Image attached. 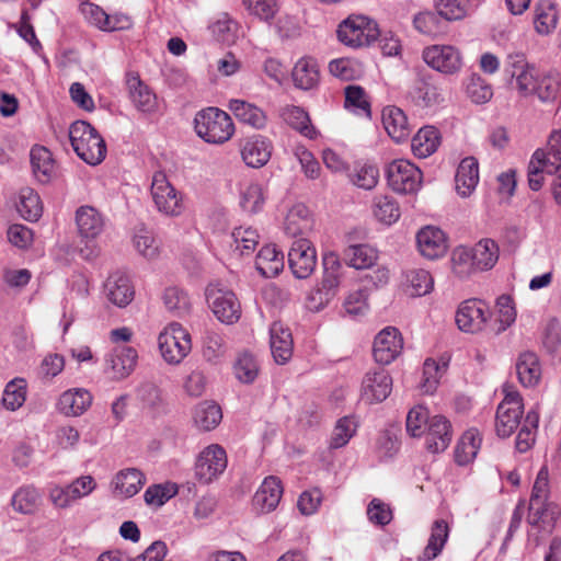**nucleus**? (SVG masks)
Returning <instances> with one entry per match:
<instances>
[{"label":"nucleus","mask_w":561,"mask_h":561,"mask_svg":"<svg viewBox=\"0 0 561 561\" xmlns=\"http://www.w3.org/2000/svg\"><path fill=\"white\" fill-rule=\"evenodd\" d=\"M473 268L478 272L491 270L499 260V245L492 239H482L471 249Z\"/></svg>","instance_id":"nucleus-41"},{"label":"nucleus","mask_w":561,"mask_h":561,"mask_svg":"<svg viewBox=\"0 0 561 561\" xmlns=\"http://www.w3.org/2000/svg\"><path fill=\"white\" fill-rule=\"evenodd\" d=\"M558 24V11L551 0H539L535 5L534 25L540 35L550 34Z\"/></svg>","instance_id":"nucleus-40"},{"label":"nucleus","mask_w":561,"mask_h":561,"mask_svg":"<svg viewBox=\"0 0 561 561\" xmlns=\"http://www.w3.org/2000/svg\"><path fill=\"white\" fill-rule=\"evenodd\" d=\"M137 357L135 348L130 346H117L105 357L106 371L113 379H124L135 369Z\"/></svg>","instance_id":"nucleus-19"},{"label":"nucleus","mask_w":561,"mask_h":561,"mask_svg":"<svg viewBox=\"0 0 561 561\" xmlns=\"http://www.w3.org/2000/svg\"><path fill=\"white\" fill-rule=\"evenodd\" d=\"M288 264L296 278L309 277L317 265V252L310 240H295L288 251Z\"/></svg>","instance_id":"nucleus-12"},{"label":"nucleus","mask_w":561,"mask_h":561,"mask_svg":"<svg viewBox=\"0 0 561 561\" xmlns=\"http://www.w3.org/2000/svg\"><path fill=\"white\" fill-rule=\"evenodd\" d=\"M92 399V394L83 388L69 389L60 394L57 409L67 416H80L90 408Z\"/></svg>","instance_id":"nucleus-25"},{"label":"nucleus","mask_w":561,"mask_h":561,"mask_svg":"<svg viewBox=\"0 0 561 561\" xmlns=\"http://www.w3.org/2000/svg\"><path fill=\"white\" fill-rule=\"evenodd\" d=\"M26 381L23 378H14L9 381L2 393V405L9 411H16L26 400Z\"/></svg>","instance_id":"nucleus-50"},{"label":"nucleus","mask_w":561,"mask_h":561,"mask_svg":"<svg viewBox=\"0 0 561 561\" xmlns=\"http://www.w3.org/2000/svg\"><path fill=\"white\" fill-rule=\"evenodd\" d=\"M467 96L476 104H484L493 96V89L481 76L472 73L466 83Z\"/></svg>","instance_id":"nucleus-57"},{"label":"nucleus","mask_w":561,"mask_h":561,"mask_svg":"<svg viewBox=\"0 0 561 561\" xmlns=\"http://www.w3.org/2000/svg\"><path fill=\"white\" fill-rule=\"evenodd\" d=\"M313 219L309 208L304 204L294 205L287 213L284 230L290 237H298L311 231Z\"/></svg>","instance_id":"nucleus-30"},{"label":"nucleus","mask_w":561,"mask_h":561,"mask_svg":"<svg viewBox=\"0 0 561 561\" xmlns=\"http://www.w3.org/2000/svg\"><path fill=\"white\" fill-rule=\"evenodd\" d=\"M431 417L425 407L421 404L413 407L407 415V432L413 437H420L424 434L425 426L428 425Z\"/></svg>","instance_id":"nucleus-61"},{"label":"nucleus","mask_w":561,"mask_h":561,"mask_svg":"<svg viewBox=\"0 0 561 561\" xmlns=\"http://www.w3.org/2000/svg\"><path fill=\"white\" fill-rule=\"evenodd\" d=\"M323 277L318 287L309 295V308L320 310L336 295L341 283L342 265L335 253L323 255Z\"/></svg>","instance_id":"nucleus-3"},{"label":"nucleus","mask_w":561,"mask_h":561,"mask_svg":"<svg viewBox=\"0 0 561 561\" xmlns=\"http://www.w3.org/2000/svg\"><path fill=\"white\" fill-rule=\"evenodd\" d=\"M442 19L437 11L436 13L425 11L414 16L413 25L420 33L435 37L444 32Z\"/></svg>","instance_id":"nucleus-59"},{"label":"nucleus","mask_w":561,"mask_h":561,"mask_svg":"<svg viewBox=\"0 0 561 561\" xmlns=\"http://www.w3.org/2000/svg\"><path fill=\"white\" fill-rule=\"evenodd\" d=\"M481 435L477 430L470 428L466 431L456 445L455 461L459 466L470 463L476 458L481 447Z\"/></svg>","instance_id":"nucleus-38"},{"label":"nucleus","mask_w":561,"mask_h":561,"mask_svg":"<svg viewBox=\"0 0 561 561\" xmlns=\"http://www.w3.org/2000/svg\"><path fill=\"white\" fill-rule=\"evenodd\" d=\"M391 390L392 378L386 369L369 370L362 381L360 398L368 404L382 402L389 397Z\"/></svg>","instance_id":"nucleus-15"},{"label":"nucleus","mask_w":561,"mask_h":561,"mask_svg":"<svg viewBox=\"0 0 561 561\" xmlns=\"http://www.w3.org/2000/svg\"><path fill=\"white\" fill-rule=\"evenodd\" d=\"M255 267L262 276L275 277L284 268V255L274 244L264 245L256 255Z\"/></svg>","instance_id":"nucleus-34"},{"label":"nucleus","mask_w":561,"mask_h":561,"mask_svg":"<svg viewBox=\"0 0 561 561\" xmlns=\"http://www.w3.org/2000/svg\"><path fill=\"white\" fill-rule=\"evenodd\" d=\"M206 298L211 311L220 322L232 324L240 319L241 305L232 290L211 285L206 289Z\"/></svg>","instance_id":"nucleus-9"},{"label":"nucleus","mask_w":561,"mask_h":561,"mask_svg":"<svg viewBox=\"0 0 561 561\" xmlns=\"http://www.w3.org/2000/svg\"><path fill=\"white\" fill-rule=\"evenodd\" d=\"M344 93L345 108L357 115L370 117V102L364 88L350 84L345 88Z\"/></svg>","instance_id":"nucleus-49"},{"label":"nucleus","mask_w":561,"mask_h":561,"mask_svg":"<svg viewBox=\"0 0 561 561\" xmlns=\"http://www.w3.org/2000/svg\"><path fill=\"white\" fill-rule=\"evenodd\" d=\"M453 439V428L444 415L431 417L425 435V448L432 454L445 451Z\"/></svg>","instance_id":"nucleus-18"},{"label":"nucleus","mask_w":561,"mask_h":561,"mask_svg":"<svg viewBox=\"0 0 561 561\" xmlns=\"http://www.w3.org/2000/svg\"><path fill=\"white\" fill-rule=\"evenodd\" d=\"M272 154L271 141L261 135L249 137L241 146V157L247 165L261 168L265 165Z\"/></svg>","instance_id":"nucleus-23"},{"label":"nucleus","mask_w":561,"mask_h":561,"mask_svg":"<svg viewBox=\"0 0 561 561\" xmlns=\"http://www.w3.org/2000/svg\"><path fill=\"white\" fill-rule=\"evenodd\" d=\"M423 60L432 69L447 76L458 73L462 68V57L451 45H433L422 54Z\"/></svg>","instance_id":"nucleus-11"},{"label":"nucleus","mask_w":561,"mask_h":561,"mask_svg":"<svg viewBox=\"0 0 561 561\" xmlns=\"http://www.w3.org/2000/svg\"><path fill=\"white\" fill-rule=\"evenodd\" d=\"M490 317L488 305L479 299H468L460 304L456 312V323L463 332H480Z\"/></svg>","instance_id":"nucleus-14"},{"label":"nucleus","mask_w":561,"mask_h":561,"mask_svg":"<svg viewBox=\"0 0 561 561\" xmlns=\"http://www.w3.org/2000/svg\"><path fill=\"white\" fill-rule=\"evenodd\" d=\"M416 244L420 253L430 260L442 257L448 248L445 232L434 226H426L417 232Z\"/></svg>","instance_id":"nucleus-20"},{"label":"nucleus","mask_w":561,"mask_h":561,"mask_svg":"<svg viewBox=\"0 0 561 561\" xmlns=\"http://www.w3.org/2000/svg\"><path fill=\"white\" fill-rule=\"evenodd\" d=\"M176 493L178 488L175 484H153L145 491L144 499L147 505L160 507Z\"/></svg>","instance_id":"nucleus-63"},{"label":"nucleus","mask_w":561,"mask_h":561,"mask_svg":"<svg viewBox=\"0 0 561 561\" xmlns=\"http://www.w3.org/2000/svg\"><path fill=\"white\" fill-rule=\"evenodd\" d=\"M30 159L34 176L41 183L49 182L55 168L51 152L46 147L37 145L31 149Z\"/></svg>","instance_id":"nucleus-36"},{"label":"nucleus","mask_w":561,"mask_h":561,"mask_svg":"<svg viewBox=\"0 0 561 561\" xmlns=\"http://www.w3.org/2000/svg\"><path fill=\"white\" fill-rule=\"evenodd\" d=\"M468 2V0H435V8L444 20L456 21L466 16Z\"/></svg>","instance_id":"nucleus-62"},{"label":"nucleus","mask_w":561,"mask_h":561,"mask_svg":"<svg viewBox=\"0 0 561 561\" xmlns=\"http://www.w3.org/2000/svg\"><path fill=\"white\" fill-rule=\"evenodd\" d=\"M70 144L77 156L90 165L100 164L106 157V144L88 122L77 121L69 127Z\"/></svg>","instance_id":"nucleus-2"},{"label":"nucleus","mask_w":561,"mask_h":561,"mask_svg":"<svg viewBox=\"0 0 561 561\" xmlns=\"http://www.w3.org/2000/svg\"><path fill=\"white\" fill-rule=\"evenodd\" d=\"M456 191L461 197L470 196L479 183V163L474 157L463 158L455 175Z\"/></svg>","instance_id":"nucleus-27"},{"label":"nucleus","mask_w":561,"mask_h":561,"mask_svg":"<svg viewBox=\"0 0 561 561\" xmlns=\"http://www.w3.org/2000/svg\"><path fill=\"white\" fill-rule=\"evenodd\" d=\"M548 470L541 468L537 474L529 500L528 523L538 526L540 523L551 526L557 516V507L548 502Z\"/></svg>","instance_id":"nucleus-4"},{"label":"nucleus","mask_w":561,"mask_h":561,"mask_svg":"<svg viewBox=\"0 0 561 561\" xmlns=\"http://www.w3.org/2000/svg\"><path fill=\"white\" fill-rule=\"evenodd\" d=\"M542 103H554L561 96V79L557 72L540 73L534 94Z\"/></svg>","instance_id":"nucleus-43"},{"label":"nucleus","mask_w":561,"mask_h":561,"mask_svg":"<svg viewBox=\"0 0 561 561\" xmlns=\"http://www.w3.org/2000/svg\"><path fill=\"white\" fill-rule=\"evenodd\" d=\"M231 247L239 255H251L260 242L259 231L250 226L236 227L231 232Z\"/></svg>","instance_id":"nucleus-45"},{"label":"nucleus","mask_w":561,"mask_h":561,"mask_svg":"<svg viewBox=\"0 0 561 561\" xmlns=\"http://www.w3.org/2000/svg\"><path fill=\"white\" fill-rule=\"evenodd\" d=\"M221 420V408L214 401L199 402L193 410L194 426L201 432L215 430Z\"/></svg>","instance_id":"nucleus-31"},{"label":"nucleus","mask_w":561,"mask_h":561,"mask_svg":"<svg viewBox=\"0 0 561 561\" xmlns=\"http://www.w3.org/2000/svg\"><path fill=\"white\" fill-rule=\"evenodd\" d=\"M356 428L357 424L354 417H341L333 428L329 447L331 449H339L347 445L351 438L355 435Z\"/></svg>","instance_id":"nucleus-55"},{"label":"nucleus","mask_w":561,"mask_h":561,"mask_svg":"<svg viewBox=\"0 0 561 561\" xmlns=\"http://www.w3.org/2000/svg\"><path fill=\"white\" fill-rule=\"evenodd\" d=\"M516 374L524 387H535L541 378V367L534 352H523L516 360Z\"/></svg>","instance_id":"nucleus-33"},{"label":"nucleus","mask_w":561,"mask_h":561,"mask_svg":"<svg viewBox=\"0 0 561 561\" xmlns=\"http://www.w3.org/2000/svg\"><path fill=\"white\" fill-rule=\"evenodd\" d=\"M407 99L421 110L437 107L445 100L440 88L425 77L415 80L407 94Z\"/></svg>","instance_id":"nucleus-17"},{"label":"nucleus","mask_w":561,"mask_h":561,"mask_svg":"<svg viewBox=\"0 0 561 561\" xmlns=\"http://www.w3.org/2000/svg\"><path fill=\"white\" fill-rule=\"evenodd\" d=\"M104 294L110 302L124 308L133 301L135 289L126 274L115 272L104 283Z\"/></svg>","instance_id":"nucleus-21"},{"label":"nucleus","mask_w":561,"mask_h":561,"mask_svg":"<svg viewBox=\"0 0 561 561\" xmlns=\"http://www.w3.org/2000/svg\"><path fill=\"white\" fill-rule=\"evenodd\" d=\"M388 185L397 193L413 194L422 184L421 170L405 159L390 162L386 169Z\"/></svg>","instance_id":"nucleus-7"},{"label":"nucleus","mask_w":561,"mask_h":561,"mask_svg":"<svg viewBox=\"0 0 561 561\" xmlns=\"http://www.w3.org/2000/svg\"><path fill=\"white\" fill-rule=\"evenodd\" d=\"M496 306L499 308V316L491 327V331L497 335L515 322L516 310L513 299L507 295L500 296L496 300Z\"/></svg>","instance_id":"nucleus-53"},{"label":"nucleus","mask_w":561,"mask_h":561,"mask_svg":"<svg viewBox=\"0 0 561 561\" xmlns=\"http://www.w3.org/2000/svg\"><path fill=\"white\" fill-rule=\"evenodd\" d=\"M129 95L134 105L144 113L157 110L156 94L139 79L138 76L128 78Z\"/></svg>","instance_id":"nucleus-35"},{"label":"nucleus","mask_w":561,"mask_h":561,"mask_svg":"<svg viewBox=\"0 0 561 561\" xmlns=\"http://www.w3.org/2000/svg\"><path fill=\"white\" fill-rule=\"evenodd\" d=\"M226 450L218 444L204 448L196 461V476L204 483H209L220 476L227 468Z\"/></svg>","instance_id":"nucleus-13"},{"label":"nucleus","mask_w":561,"mask_h":561,"mask_svg":"<svg viewBox=\"0 0 561 561\" xmlns=\"http://www.w3.org/2000/svg\"><path fill=\"white\" fill-rule=\"evenodd\" d=\"M145 482L144 473L136 468L121 470L114 480L115 490L125 497H131L137 494Z\"/></svg>","instance_id":"nucleus-44"},{"label":"nucleus","mask_w":561,"mask_h":561,"mask_svg":"<svg viewBox=\"0 0 561 561\" xmlns=\"http://www.w3.org/2000/svg\"><path fill=\"white\" fill-rule=\"evenodd\" d=\"M282 495V481L274 476L266 477L253 496V507L259 513H270L277 507Z\"/></svg>","instance_id":"nucleus-22"},{"label":"nucleus","mask_w":561,"mask_h":561,"mask_svg":"<svg viewBox=\"0 0 561 561\" xmlns=\"http://www.w3.org/2000/svg\"><path fill=\"white\" fill-rule=\"evenodd\" d=\"M350 178L357 187L373 190L378 183L379 170L375 164H357Z\"/></svg>","instance_id":"nucleus-60"},{"label":"nucleus","mask_w":561,"mask_h":561,"mask_svg":"<svg viewBox=\"0 0 561 561\" xmlns=\"http://www.w3.org/2000/svg\"><path fill=\"white\" fill-rule=\"evenodd\" d=\"M196 135L205 142L222 145L234 135L236 127L230 115L214 106L198 111L194 118Z\"/></svg>","instance_id":"nucleus-1"},{"label":"nucleus","mask_w":561,"mask_h":561,"mask_svg":"<svg viewBox=\"0 0 561 561\" xmlns=\"http://www.w3.org/2000/svg\"><path fill=\"white\" fill-rule=\"evenodd\" d=\"M449 536V527L446 520L437 519L433 523L431 536L417 561H432L443 550Z\"/></svg>","instance_id":"nucleus-37"},{"label":"nucleus","mask_w":561,"mask_h":561,"mask_svg":"<svg viewBox=\"0 0 561 561\" xmlns=\"http://www.w3.org/2000/svg\"><path fill=\"white\" fill-rule=\"evenodd\" d=\"M346 263L356 268H369L377 260V251L367 244L350 245L344 251Z\"/></svg>","instance_id":"nucleus-47"},{"label":"nucleus","mask_w":561,"mask_h":561,"mask_svg":"<svg viewBox=\"0 0 561 561\" xmlns=\"http://www.w3.org/2000/svg\"><path fill=\"white\" fill-rule=\"evenodd\" d=\"M545 159V150L543 149H537L529 161L528 170H527V178H528V186L530 190L537 192L539 191L543 183H545V176L543 173L547 174H553L556 170H549L546 162H543Z\"/></svg>","instance_id":"nucleus-48"},{"label":"nucleus","mask_w":561,"mask_h":561,"mask_svg":"<svg viewBox=\"0 0 561 561\" xmlns=\"http://www.w3.org/2000/svg\"><path fill=\"white\" fill-rule=\"evenodd\" d=\"M76 224L81 237L85 239L96 238L104 228L102 215L91 206H81L76 213Z\"/></svg>","instance_id":"nucleus-32"},{"label":"nucleus","mask_w":561,"mask_h":561,"mask_svg":"<svg viewBox=\"0 0 561 561\" xmlns=\"http://www.w3.org/2000/svg\"><path fill=\"white\" fill-rule=\"evenodd\" d=\"M379 36L377 23L364 15H351L337 28V37L344 45L358 48L370 45Z\"/></svg>","instance_id":"nucleus-5"},{"label":"nucleus","mask_w":561,"mask_h":561,"mask_svg":"<svg viewBox=\"0 0 561 561\" xmlns=\"http://www.w3.org/2000/svg\"><path fill=\"white\" fill-rule=\"evenodd\" d=\"M402 348L403 339L400 331L394 327H387L375 337L374 358L381 365H389L401 354Z\"/></svg>","instance_id":"nucleus-16"},{"label":"nucleus","mask_w":561,"mask_h":561,"mask_svg":"<svg viewBox=\"0 0 561 561\" xmlns=\"http://www.w3.org/2000/svg\"><path fill=\"white\" fill-rule=\"evenodd\" d=\"M293 82L297 89L310 91L320 82V70L316 59L311 57L300 58L291 71Z\"/></svg>","instance_id":"nucleus-26"},{"label":"nucleus","mask_w":561,"mask_h":561,"mask_svg":"<svg viewBox=\"0 0 561 561\" xmlns=\"http://www.w3.org/2000/svg\"><path fill=\"white\" fill-rule=\"evenodd\" d=\"M228 108L240 123L254 129H263L267 124L266 113L254 103L241 99H231Z\"/></svg>","instance_id":"nucleus-24"},{"label":"nucleus","mask_w":561,"mask_h":561,"mask_svg":"<svg viewBox=\"0 0 561 561\" xmlns=\"http://www.w3.org/2000/svg\"><path fill=\"white\" fill-rule=\"evenodd\" d=\"M382 124L388 135L400 142L411 134V128L405 113L397 106H387L382 111Z\"/></svg>","instance_id":"nucleus-29"},{"label":"nucleus","mask_w":561,"mask_h":561,"mask_svg":"<svg viewBox=\"0 0 561 561\" xmlns=\"http://www.w3.org/2000/svg\"><path fill=\"white\" fill-rule=\"evenodd\" d=\"M439 140V131L435 127H423L412 138V151L419 158H426L437 150Z\"/></svg>","instance_id":"nucleus-42"},{"label":"nucleus","mask_w":561,"mask_h":561,"mask_svg":"<svg viewBox=\"0 0 561 561\" xmlns=\"http://www.w3.org/2000/svg\"><path fill=\"white\" fill-rule=\"evenodd\" d=\"M523 399L517 391L506 392L499 404L495 417V431L500 437H508L520 424Z\"/></svg>","instance_id":"nucleus-10"},{"label":"nucleus","mask_w":561,"mask_h":561,"mask_svg":"<svg viewBox=\"0 0 561 561\" xmlns=\"http://www.w3.org/2000/svg\"><path fill=\"white\" fill-rule=\"evenodd\" d=\"M270 345L272 355L277 364L287 363L293 355V337L289 329L280 322H274L270 329Z\"/></svg>","instance_id":"nucleus-28"},{"label":"nucleus","mask_w":561,"mask_h":561,"mask_svg":"<svg viewBox=\"0 0 561 561\" xmlns=\"http://www.w3.org/2000/svg\"><path fill=\"white\" fill-rule=\"evenodd\" d=\"M538 423L539 413L536 410L528 411L516 437L515 446L517 451L526 453L534 446Z\"/></svg>","instance_id":"nucleus-46"},{"label":"nucleus","mask_w":561,"mask_h":561,"mask_svg":"<svg viewBox=\"0 0 561 561\" xmlns=\"http://www.w3.org/2000/svg\"><path fill=\"white\" fill-rule=\"evenodd\" d=\"M545 150L543 162L547 163L549 170H558L561 168V130L551 133L547 148Z\"/></svg>","instance_id":"nucleus-64"},{"label":"nucleus","mask_w":561,"mask_h":561,"mask_svg":"<svg viewBox=\"0 0 561 561\" xmlns=\"http://www.w3.org/2000/svg\"><path fill=\"white\" fill-rule=\"evenodd\" d=\"M373 211L376 219L385 225L396 222L401 215L398 202L387 195L375 197Z\"/></svg>","instance_id":"nucleus-51"},{"label":"nucleus","mask_w":561,"mask_h":561,"mask_svg":"<svg viewBox=\"0 0 561 561\" xmlns=\"http://www.w3.org/2000/svg\"><path fill=\"white\" fill-rule=\"evenodd\" d=\"M238 28V23L225 12L218 14L217 19L209 25V30L216 39L227 44L234 43Z\"/></svg>","instance_id":"nucleus-54"},{"label":"nucleus","mask_w":561,"mask_h":561,"mask_svg":"<svg viewBox=\"0 0 561 561\" xmlns=\"http://www.w3.org/2000/svg\"><path fill=\"white\" fill-rule=\"evenodd\" d=\"M280 116L286 124L309 139L317 136L316 128L310 123L309 114L300 106L286 105L280 111Z\"/></svg>","instance_id":"nucleus-39"},{"label":"nucleus","mask_w":561,"mask_h":561,"mask_svg":"<svg viewBox=\"0 0 561 561\" xmlns=\"http://www.w3.org/2000/svg\"><path fill=\"white\" fill-rule=\"evenodd\" d=\"M151 196L158 211L167 216H179L184 209L181 194L169 182L165 173L156 172L151 183Z\"/></svg>","instance_id":"nucleus-8"},{"label":"nucleus","mask_w":561,"mask_h":561,"mask_svg":"<svg viewBox=\"0 0 561 561\" xmlns=\"http://www.w3.org/2000/svg\"><path fill=\"white\" fill-rule=\"evenodd\" d=\"M165 308L176 317H183L190 312L191 300L187 294L178 288L169 287L163 294Z\"/></svg>","instance_id":"nucleus-56"},{"label":"nucleus","mask_w":561,"mask_h":561,"mask_svg":"<svg viewBox=\"0 0 561 561\" xmlns=\"http://www.w3.org/2000/svg\"><path fill=\"white\" fill-rule=\"evenodd\" d=\"M39 493L34 486L20 488L12 497V506L14 511L22 514H32L37 508L39 502Z\"/></svg>","instance_id":"nucleus-58"},{"label":"nucleus","mask_w":561,"mask_h":561,"mask_svg":"<svg viewBox=\"0 0 561 561\" xmlns=\"http://www.w3.org/2000/svg\"><path fill=\"white\" fill-rule=\"evenodd\" d=\"M18 210L23 218L30 221H36L42 216L41 198L33 188L25 187L21 190Z\"/></svg>","instance_id":"nucleus-52"},{"label":"nucleus","mask_w":561,"mask_h":561,"mask_svg":"<svg viewBox=\"0 0 561 561\" xmlns=\"http://www.w3.org/2000/svg\"><path fill=\"white\" fill-rule=\"evenodd\" d=\"M163 359L169 364H180L191 352V335L180 323H170L158 336Z\"/></svg>","instance_id":"nucleus-6"}]
</instances>
